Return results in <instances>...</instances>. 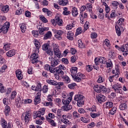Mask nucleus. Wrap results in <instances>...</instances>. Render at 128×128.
<instances>
[{
    "mask_svg": "<svg viewBox=\"0 0 128 128\" xmlns=\"http://www.w3.org/2000/svg\"><path fill=\"white\" fill-rule=\"evenodd\" d=\"M74 100L77 102V106L79 108H82L84 104V96L80 93L74 96Z\"/></svg>",
    "mask_w": 128,
    "mask_h": 128,
    "instance_id": "obj_1",
    "label": "nucleus"
},
{
    "mask_svg": "<svg viewBox=\"0 0 128 128\" xmlns=\"http://www.w3.org/2000/svg\"><path fill=\"white\" fill-rule=\"evenodd\" d=\"M86 6H81L80 8V24H84V20H86V18H88V13L85 12L84 14H82V12L86 10Z\"/></svg>",
    "mask_w": 128,
    "mask_h": 128,
    "instance_id": "obj_2",
    "label": "nucleus"
},
{
    "mask_svg": "<svg viewBox=\"0 0 128 128\" xmlns=\"http://www.w3.org/2000/svg\"><path fill=\"white\" fill-rule=\"evenodd\" d=\"M30 118H32L30 111L26 110L25 112L22 114V116H21V120L24 122V124H28V122L30 120Z\"/></svg>",
    "mask_w": 128,
    "mask_h": 128,
    "instance_id": "obj_3",
    "label": "nucleus"
},
{
    "mask_svg": "<svg viewBox=\"0 0 128 128\" xmlns=\"http://www.w3.org/2000/svg\"><path fill=\"white\" fill-rule=\"evenodd\" d=\"M42 50L46 52L48 56H52L54 54L52 48L50 47V44L48 42L45 43L42 46Z\"/></svg>",
    "mask_w": 128,
    "mask_h": 128,
    "instance_id": "obj_4",
    "label": "nucleus"
},
{
    "mask_svg": "<svg viewBox=\"0 0 128 128\" xmlns=\"http://www.w3.org/2000/svg\"><path fill=\"white\" fill-rule=\"evenodd\" d=\"M94 90L100 94V92H106V88L102 85H95L94 87Z\"/></svg>",
    "mask_w": 128,
    "mask_h": 128,
    "instance_id": "obj_5",
    "label": "nucleus"
},
{
    "mask_svg": "<svg viewBox=\"0 0 128 128\" xmlns=\"http://www.w3.org/2000/svg\"><path fill=\"white\" fill-rule=\"evenodd\" d=\"M72 78L75 82H82V80H84L86 78V76L80 72H78L76 74V76L72 77Z\"/></svg>",
    "mask_w": 128,
    "mask_h": 128,
    "instance_id": "obj_6",
    "label": "nucleus"
},
{
    "mask_svg": "<svg viewBox=\"0 0 128 128\" xmlns=\"http://www.w3.org/2000/svg\"><path fill=\"white\" fill-rule=\"evenodd\" d=\"M50 22H51L52 24H53L54 26V24H56L60 26H62L63 21H62V19H60V16H56L55 17L54 19H52L50 20Z\"/></svg>",
    "mask_w": 128,
    "mask_h": 128,
    "instance_id": "obj_7",
    "label": "nucleus"
},
{
    "mask_svg": "<svg viewBox=\"0 0 128 128\" xmlns=\"http://www.w3.org/2000/svg\"><path fill=\"white\" fill-rule=\"evenodd\" d=\"M62 119L61 120V122L65 124H68L70 121L68 120H72V114H63L62 116Z\"/></svg>",
    "mask_w": 128,
    "mask_h": 128,
    "instance_id": "obj_8",
    "label": "nucleus"
},
{
    "mask_svg": "<svg viewBox=\"0 0 128 128\" xmlns=\"http://www.w3.org/2000/svg\"><path fill=\"white\" fill-rule=\"evenodd\" d=\"M122 85L119 83H117L112 86V88L114 90L115 92L117 94H122Z\"/></svg>",
    "mask_w": 128,
    "mask_h": 128,
    "instance_id": "obj_9",
    "label": "nucleus"
},
{
    "mask_svg": "<svg viewBox=\"0 0 128 128\" xmlns=\"http://www.w3.org/2000/svg\"><path fill=\"white\" fill-rule=\"evenodd\" d=\"M54 34V36L56 38H58V40H62V36L64 34V32L60 30H56V29L52 30Z\"/></svg>",
    "mask_w": 128,
    "mask_h": 128,
    "instance_id": "obj_10",
    "label": "nucleus"
},
{
    "mask_svg": "<svg viewBox=\"0 0 128 128\" xmlns=\"http://www.w3.org/2000/svg\"><path fill=\"white\" fill-rule=\"evenodd\" d=\"M49 59L50 60V66L52 68H56V66L60 64V61L58 60L54 59L52 56L49 58Z\"/></svg>",
    "mask_w": 128,
    "mask_h": 128,
    "instance_id": "obj_11",
    "label": "nucleus"
},
{
    "mask_svg": "<svg viewBox=\"0 0 128 128\" xmlns=\"http://www.w3.org/2000/svg\"><path fill=\"white\" fill-rule=\"evenodd\" d=\"M96 98L99 104H102V102H104L106 100V97L101 94L97 95L96 96Z\"/></svg>",
    "mask_w": 128,
    "mask_h": 128,
    "instance_id": "obj_12",
    "label": "nucleus"
},
{
    "mask_svg": "<svg viewBox=\"0 0 128 128\" xmlns=\"http://www.w3.org/2000/svg\"><path fill=\"white\" fill-rule=\"evenodd\" d=\"M42 96V94H40V92H38L36 94V96L35 97V98L34 99V104L36 106V104H38L40 102V96Z\"/></svg>",
    "mask_w": 128,
    "mask_h": 128,
    "instance_id": "obj_13",
    "label": "nucleus"
},
{
    "mask_svg": "<svg viewBox=\"0 0 128 128\" xmlns=\"http://www.w3.org/2000/svg\"><path fill=\"white\" fill-rule=\"evenodd\" d=\"M10 22H6L4 23L2 28V32L3 34H6L8 32V28H10Z\"/></svg>",
    "mask_w": 128,
    "mask_h": 128,
    "instance_id": "obj_14",
    "label": "nucleus"
},
{
    "mask_svg": "<svg viewBox=\"0 0 128 128\" xmlns=\"http://www.w3.org/2000/svg\"><path fill=\"white\" fill-rule=\"evenodd\" d=\"M54 68H52V66H50L48 64H46L44 66V70L48 72L49 70L51 74H54Z\"/></svg>",
    "mask_w": 128,
    "mask_h": 128,
    "instance_id": "obj_15",
    "label": "nucleus"
},
{
    "mask_svg": "<svg viewBox=\"0 0 128 128\" xmlns=\"http://www.w3.org/2000/svg\"><path fill=\"white\" fill-rule=\"evenodd\" d=\"M16 106L17 108H22V104H24V100L20 98V97L18 98L16 100Z\"/></svg>",
    "mask_w": 128,
    "mask_h": 128,
    "instance_id": "obj_16",
    "label": "nucleus"
},
{
    "mask_svg": "<svg viewBox=\"0 0 128 128\" xmlns=\"http://www.w3.org/2000/svg\"><path fill=\"white\" fill-rule=\"evenodd\" d=\"M78 67H71L70 68V72L71 73V76L73 78L76 74H78Z\"/></svg>",
    "mask_w": 128,
    "mask_h": 128,
    "instance_id": "obj_17",
    "label": "nucleus"
},
{
    "mask_svg": "<svg viewBox=\"0 0 128 128\" xmlns=\"http://www.w3.org/2000/svg\"><path fill=\"white\" fill-rule=\"evenodd\" d=\"M16 76L18 80H21L24 78L22 76V72L18 70L16 71Z\"/></svg>",
    "mask_w": 128,
    "mask_h": 128,
    "instance_id": "obj_18",
    "label": "nucleus"
},
{
    "mask_svg": "<svg viewBox=\"0 0 128 128\" xmlns=\"http://www.w3.org/2000/svg\"><path fill=\"white\" fill-rule=\"evenodd\" d=\"M72 97H69L66 99H62V102L64 104L69 105L70 102H72Z\"/></svg>",
    "mask_w": 128,
    "mask_h": 128,
    "instance_id": "obj_19",
    "label": "nucleus"
},
{
    "mask_svg": "<svg viewBox=\"0 0 128 128\" xmlns=\"http://www.w3.org/2000/svg\"><path fill=\"white\" fill-rule=\"evenodd\" d=\"M72 108V106L71 105H65L62 107V110H64V112H68V110H70Z\"/></svg>",
    "mask_w": 128,
    "mask_h": 128,
    "instance_id": "obj_20",
    "label": "nucleus"
},
{
    "mask_svg": "<svg viewBox=\"0 0 128 128\" xmlns=\"http://www.w3.org/2000/svg\"><path fill=\"white\" fill-rule=\"evenodd\" d=\"M10 112V106H8V105H6L5 106V108H4V110L5 116H8Z\"/></svg>",
    "mask_w": 128,
    "mask_h": 128,
    "instance_id": "obj_21",
    "label": "nucleus"
},
{
    "mask_svg": "<svg viewBox=\"0 0 128 128\" xmlns=\"http://www.w3.org/2000/svg\"><path fill=\"white\" fill-rule=\"evenodd\" d=\"M67 38L70 40H74V32L69 31L67 33Z\"/></svg>",
    "mask_w": 128,
    "mask_h": 128,
    "instance_id": "obj_22",
    "label": "nucleus"
},
{
    "mask_svg": "<svg viewBox=\"0 0 128 128\" xmlns=\"http://www.w3.org/2000/svg\"><path fill=\"white\" fill-rule=\"evenodd\" d=\"M54 74H58L60 76H64V72L62 70L58 68H54Z\"/></svg>",
    "mask_w": 128,
    "mask_h": 128,
    "instance_id": "obj_23",
    "label": "nucleus"
},
{
    "mask_svg": "<svg viewBox=\"0 0 128 128\" xmlns=\"http://www.w3.org/2000/svg\"><path fill=\"white\" fill-rule=\"evenodd\" d=\"M62 78L64 82L66 84H70V78L68 76L65 75V76H62Z\"/></svg>",
    "mask_w": 128,
    "mask_h": 128,
    "instance_id": "obj_24",
    "label": "nucleus"
},
{
    "mask_svg": "<svg viewBox=\"0 0 128 128\" xmlns=\"http://www.w3.org/2000/svg\"><path fill=\"white\" fill-rule=\"evenodd\" d=\"M0 124L2 128H8V122L4 118L1 119Z\"/></svg>",
    "mask_w": 128,
    "mask_h": 128,
    "instance_id": "obj_25",
    "label": "nucleus"
},
{
    "mask_svg": "<svg viewBox=\"0 0 128 128\" xmlns=\"http://www.w3.org/2000/svg\"><path fill=\"white\" fill-rule=\"evenodd\" d=\"M46 120L48 122H50V124L52 126H56V123L54 122V120H52V118H46Z\"/></svg>",
    "mask_w": 128,
    "mask_h": 128,
    "instance_id": "obj_26",
    "label": "nucleus"
},
{
    "mask_svg": "<svg viewBox=\"0 0 128 128\" xmlns=\"http://www.w3.org/2000/svg\"><path fill=\"white\" fill-rule=\"evenodd\" d=\"M119 108L120 110H126V108H128V104H126V103L121 102Z\"/></svg>",
    "mask_w": 128,
    "mask_h": 128,
    "instance_id": "obj_27",
    "label": "nucleus"
},
{
    "mask_svg": "<svg viewBox=\"0 0 128 128\" xmlns=\"http://www.w3.org/2000/svg\"><path fill=\"white\" fill-rule=\"evenodd\" d=\"M52 34L50 31H48L46 34L44 35V40H48V38H50Z\"/></svg>",
    "mask_w": 128,
    "mask_h": 128,
    "instance_id": "obj_28",
    "label": "nucleus"
},
{
    "mask_svg": "<svg viewBox=\"0 0 128 128\" xmlns=\"http://www.w3.org/2000/svg\"><path fill=\"white\" fill-rule=\"evenodd\" d=\"M58 4L60 6H66L68 4V0H60L58 1Z\"/></svg>",
    "mask_w": 128,
    "mask_h": 128,
    "instance_id": "obj_29",
    "label": "nucleus"
},
{
    "mask_svg": "<svg viewBox=\"0 0 128 128\" xmlns=\"http://www.w3.org/2000/svg\"><path fill=\"white\" fill-rule=\"evenodd\" d=\"M14 54H16L14 50H10L6 52V56H8V58H12V56H14Z\"/></svg>",
    "mask_w": 128,
    "mask_h": 128,
    "instance_id": "obj_30",
    "label": "nucleus"
},
{
    "mask_svg": "<svg viewBox=\"0 0 128 128\" xmlns=\"http://www.w3.org/2000/svg\"><path fill=\"white\" fill-rule=\"evenodd\" d=\"M118 24L120 28L124 26V19L122 18H120L118 21Z\"/></svg>",
    "mask_w": 128,
    "mask_h": 128,
    "instance_id": "obj_31",
    "label": "nucleus"
},
{
    "mask_svg": "<svg viewBox=\"0 0 128 128\" xmlns=\"http://www.w3.org/2000/svg\"><path fill=\"white\" fill-rule=\"evenodd\" d=\"M72 14L73 16H76L78 14V8H76V7H74L72 10Z\"/></svg>",
    "mask_w": 128,
    "mask_h": 128,
    "instance_id": "obj_32",
    "label": "nucleus"
},
{
    "mask_svg": "<svg viewBox=\"0 0 128 128\" xmlns=\"http://www.w3.org/2000/svg\"><path fill=\"white\" fill-rule=\"evenodd\" d=\"M115 28L117 35L120 36V34H122V32H120V26H118V24H116V25L115 26Z\"/></svg>",
    "mask_w": 128,
    "mask_h": 128,
    "instance_id": "obj_33",
    "label": "nucleus"
},
{
    "mask_svg": "<svg viewBox=\"0 0 128 128\" xmlns=\"http://www.w3.org/2000/svg\"><path fill=\"white\" fill-rule=\"evenodd\" d=\"M20 26L22 32H26V24H20Z\"/></svg>",
    "mask_w": 128,
    "mask_h": 128,
    "instance_id": "obj_34",
    "label": "nucleus"
},
{
    "mask_svg": "<svg viewBox=\"0 0 128 128\" xmlns=\"http://www.w3.org/2000/svg\"><path fill=\"white\" fill-rule=\"evenodd\" d=\"M90 116L92 118H98L100 116V112H98L97 113L90 112Z\"/></svg>",
    "mask_w": 128,
    "mask_h": 128,
    "instance_id": "obj_35",
    "label": "nucleus"
},
{
    "mask_svg": "<svg viewBox=\"0 0 128 128\" xmlns=\"http://www.w3.org/2000/svg\"><path fill=\"white\" fill-rule=\"evenodd\" d=\"M49 30L48 28H46V27L42 28L39 30V34H41V35L44 34V32H46V30Z\"/></svg>",
    "mask_w": 128,
    "mask_h": 128,
    "instance_id": "obj_36",
    "label": "nucleus"
},
{
    "mask_svg": "<svg viewBox=\"0 0 128 128\" xmlns=\"http://www.w3.org/2000/svg\"><path fill=\"white\" fill-rule=\"evenodd\" d=\"M2 12H8L10 10V6L8 5H6L2 6Z\"/></svg>",
    "mask_w": 128,
    "mask_h": 128,
    "instance_id": "obj_37",
    "label": "nucleus"
},
{
    "mask_svg": "<svg viewBox=\"0 0 128 128\" xmlns=\"http://www.w3.org/2000/svg\"><path fill=\"white\" fill-rule=\"evenodd\" d=\"M98 62L104 64L106 62V58L104 57H100L98 58Z\"/></svg>",
    "mask_w": 128,
    "mask_h": 128,
    "instance_id": "obj_38",
    "label": "nucleus"
},
{
    "mask_svg": "<svg viewBox=\"0 0 128 128\" xmlns=\"http://www.w3.org/2000/svg\"><path fill=\"white\" fill-rule=\"evenodd\" d=\"M46 82L49 84H52V86H56L57 83H56V82L55 80L48 79L46 80Z\"/></svg>",
    "mask_w": 128,
    "mask_h": 128,
    "instance_id": "obj_39",
    "label": "nucleus"
},
{
    "mask_svg": "<svg viewBox=\"0 0 128 128\" xmlns=\"http://www.w3.org/2000/svg\"><path fill=\"white\" fill-rule=\"evenodd\" d=\"M54 50V54L57 56V58H60V49H56Z\"/></svg>",
    "mask_w": 128,
    "mask_h": 128,
    "instance_id": "obj_40",
    "label": "nucleus"
},
{
    "mask_svg": "<svg viewBox=\"0 0 128 128\" xmlns=\"http://www.w3.org/2000/svg\"><path fill=\"white\" fill-rule=\"evenodd\" d=\"M34 44L37 50H40V42H38V40H36V39L34 40Z\"/></svg>",
    "mask_w": 128,
    "mask_h": 128,
    "instance_id": "obj_41",
    "label": "nucleus"
},
{
    "mask_svg": "<svg viewBox=\"0 0 128 128\" xmlns=\"http://www.w3.org/2000/svg\"><path fill=\"white\" fill-rule=\"evenodd\" d=\"M106 108H112L114 106V103L112 102H108L106 103Z\"/></svg>",
    "mask_w": 128,
    "mask_h": 128,
    "instance_id": "obj_42",
    "label": "nucleus"
},
{
    "mask_svg": "<svg viewBox=\"0 0 128 128\" xmlns=\"http://www.w3.org/2000/svg\"><path fill=\"white\" fill-rule=\"evenodd\" d=\"M106 68H112V66H114L112 64V60H110V59H108V62H106Z\"/></svg>",
    "mask_w": 128,
    "mask_h": 128,
    "instance_id": "obj_43",
    "label": "nucleus"
},
{
    "mask_svg": "<svg viewBox=\"0 0 128 128\" xmlns=\"http://www.w3.org/2000/svg\"><path fill=\"white\" fill-rule=\"evenodd\" d=\"M36 90L38 92L42 94V84L40 83H38L36 86Z\"/></svg>",
    "mask_w": 128,
    "mask_h": 128,
    "instance_id": "obj_44",
    "label": "nucleus"
},
{
    "mask_svg": "<svg viewBox=\"0 0 128 128\" xmlns=\"http://www.w3.org/2000/svg\"><path fill=\"white\" fill-rule=\"evenodd\" d=\"M116 107H113L109 112L110 114H112V116H114V114L116 112Z\"/></svg>",
    "mask_w": 128,
    "mask_h": 128,
    "instance_id": "obj_45",
    "label": "nucleus"
},
{
    "mask_svg": "<svg viewBox=\"0 0 128 128\" xmlns=\"http://www.w3.org/2000/svg\"><path fill=\"white\" fill-rule=\"evenodd\" d=\"M44 120V116H42L40 119L36 121V124H42V120Z\"/></svg>",
    "mask_w": 128,
    "mask_h": 128,
    "instance_id": "obj_46",
    "label": "nucleus"
},
{
    "mask_svg": "<svg viewBox=\"0 0 128 128\" xmlns=\"http://www.w3.org/2000/svg\"><path fill=\"white\" fill-rule=\"evenodd\" d=\"M6 89L4 86V85L2 83H0V92L4 94V92H6Z\"/></svg>",
    "mask_w": 128,
    "mask_h": 128,
    "instance_id": "obj_47",
    "label": "nucleus"
},
{
    "mask_svg": "<svg viewBox=\"0 0 128 128\" xmlns=\"http://www.w3.org/2000/svg\"><path fill=\"white\" fill-rule=\"evenodd\" d=\"M72 116L74 118H80V114L76 111L73 112Z\"/></svg>",
    "mask_w": 128,
    "mask_h": 128,
    "instance_id": "obj_48",
    "label": "nucleus"
},
{
    "mask_svg": "<svg viewBox=\"0 0 128 128\" xmlns=\"http://www.w3.org/2000/svg\"><path fill=\"white\" fill-rule=\"evenodd\" d=\"M42 116V113L39 112V111H37L34 115V118H40Z\"/></svg>",
    "mask_w": 128,
    "mask_h": 128,
    "instance_id": "obj_49",
    "label": "nucleus"
},
{
    "mask_svg": "<svg viewBox=\"0 0 128 128\" xmlns=\"http://www.w3.org/2000/svg\"><path fill=\"white\" fill-rule=\"evenodd\" d=\"M40 20L44 24H46V22H48V19H46V17H44V16H40Z\"/></svg>",
    "mask_w": 128,
    "mask_h": 128,
    "instance_id": "obj_50",
    "label": "nucleus"
},
{
    "mask_svg": "<svg viewBox=\"0 0 128 128\" xmlns=\"http://www.w3.org/2000/svg\"><path fill=\"white\" fill-rule=\"evenodd\" d=\"M16 91L12 92L10 95V100H14V98H16Z\"/></svg>",
    "mask_w": 128,
    "mask_h": 128,
    "instance_id": "obj_51",
    "label": "nucleus"
},
{
    "mask_svg": "<svg viewBox=\"0 0 128 128\" xmlns=\"http://www.w3.org/2000/svg\"><path fill=\"white\" fill-rule=\"evenodd\" d=\"M80 120L85 124H88V122H90V119L86 118L84 117H82L80 118Z\"/></svg>",
    "mask_w": 128,
    "mask_h": 128,
    "instance_id": "obj_52",
    "label": "nucleus"
},
{
    "mask_svg": "<svg viewBox=\"0 0 128 128\" xmlns=\"http://www.w3.org/2000/svg\"><path fill=\"white\" fill-rule=\"evenodd\" d=\"M76 86V84L74 82L68 84V88H69L70 90H74V88Z\"/></svg>",
    "mask_w": 128,
    "mask_h": 128,
    "instance_id": "obj_53",
    "label": "nucleus"
},
{
    "mask_svg": "<svg viewBox=\"0 0 128 128\" xmlns=\"http://www.w3.org/2000/svg\"><path fill=\"white\" fill-rule=\"evenodd\" d=\"M32 34H33L34 36V38H38V30H33L32 32Z\"/></svg>",
    "mask_w": 128,
    "mask_h": 128,
    "instance_id": "obj_54",
    "label": "nucleus"
},
{
    "mask_svg": "<svg viewBox=\"0 0 128 128\" xmlns=\"http://www.w3.org/2000/svg\"><path fill=\"white\" fill-rule=\"evenodd\" d=\"M82 28H78L76 30V36H78V34H80L82 32Z\"/></svg>",
    "mask_w": 128,
    "mask_h": 128,
    "instance_id": "obj_55",
    "label": "nucleus"
},
{
    "mask_svg": "<svg viewBox=\"0 0 128 128\" xmlns=\"http://www.w3.org/2000/svg\"><path fill=\"white\" fill-rule=\"evenodd\" d=\"M48 86L44 85V86H43V88L42 90V92H43L44 94H46V92H48Z\"/></svg>",
    "mask_w": 128,
    "mask_h": 128,
    "instance_id": "obj_56",
    "label": "nucleus"
},
{
    "mask_svg": "<svg viewBox=\"0 0 128 128\" xmlns=\"http://www.w3.org/2000/svg\"><path fill=\"white\" fill-rule=\"evenodd\" d=\"M16 124L17 126H18V128H22V122H20V120H16Z\"/></svg>",
    "mask_w": 128,
    "mask_h": 128,
    "instance_id": "obj_57",
    "label": "nucleus"
},
{
    "mask_svg": "<svg viewBox=\"0 0 128 128\" xmlns=\"http://www.w3.org/2000/svg\"><path fill=\"white\" fill-rule=\"evenodd\" d=\"M86 70L90 72H92V67L90 65H88L86 66Z\"/></svg>",
    "mask_w": 128,
    "mask_h": 128,
    "instance_id": "obj_58",
    "label": "nucleus"
},
{
    "mask_svg": "<svg viewBox=\"0 0 128 128\" xmlns=\"http://www.w3.org/2000/svg\"><path fill=\"white\" fill-rule=\"evenodd\" d=\"M70 52L72 54H76V50L74 48H72L70 50Z\"/></svg>",
    "mask_w": 128,
    "mask_h": 128,
    "instance_id": "obj_59",
    "label": "nucleus"
},
{
    "mask_svg": "<svg viewBox=\"0 0 128 128\" xmlns=\"http://www.w3.org/2000/svg\"><path fill=\"white\" fill-rule=\"evenodd\" d=\"M4 48L5 50H10V44H5Z\"/></svg>",
    "mask_w": 128,
    "mask_h": 128,
    "instance_id": "obj_60",
    "label": "nucleus"
},
{
    "mask_svg": "<svg viewBox=\"0 0 128 128\" xmlns=\"http://www.w3.org/2000/svg\"><path fill=\"white\" fill-rule=\"evenodd\" d=\"M80 42H79L78 47L80 48H84L86 46L84 45V43H82V40H80Z\"/></svg>",
    "mask_w": 128,
    "mask_h": 128,
    "instance_id": "obj_61",
    "label": "nucleus"
},
{
    "mask_svg": "<svg viewBox=\"0 0 128 128\" xmlns=\"http://www.w3.org/2000/svg\"><path fill=\"white\" fill-rule=\"evenodd\" d=\"M22 84L23 86H25V88H29L30 84H28V83L26 82H24L22 81Z\"/></svg>",
    "mask_w": 128,
    "mask_h": 128,
    "instance_id": "obj_62",
    "label": "nucleus"
},
{
    "mask_svg": "<svg viewBox=\"0 0 128 128\" xmlns=\"http://www.w3.org/2000/svg\"><path fill=\"white\" fill-rule=\"evenodd\" d=\"M76 60H78V57L76 56H73L71 57L72 62H75Z\"/></svg>",
    "mask_w": 128,
    "mask_h": 128,
    "instance_id": "obj_63",
    "label": "nucleus"
},
{
    "mask_svg": "<svg viewBox=\"0 0 128 128\" xmlns=\"http://www.w3.org/2000/svg\"><path fill=\"white\" fill-rule=\"evenodd\" d=\"M31 58H38V54L36 53H34L31 56Z\"/></svg>",
    "mask_w": 128,
    "mask_h": 128,
    "instance_id": "obj_64",
    "label": "nucleus"
}]
</instances>
